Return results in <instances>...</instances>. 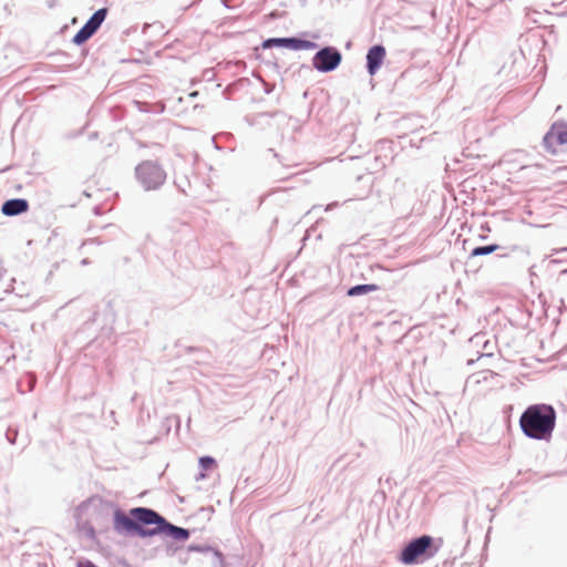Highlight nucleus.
<instances>
[{
	"label": "nucleus",
	"mask_w": 567,
	"mask_h": 567,
	"mask_svg": "<svg viewBox=\"0 0 567 567\" xmlns=\"http://www.w3.org/2000/svg\"><path fill=\"white\" fill-rule=\"evenodd\" d=\"M437 551V547L433 544V538L423 535L411 540L401 551L400 560L405 565H414L433 557Z\"/></svg>",
	"instance_id": "1"
},
{
	"label": "nucleus",
	"mask_w": 567,
	"mask_h": 567,
	"mask_svg": "<svg viewBox=\"0 0 567 567\" xmlns=\"http://www.w3.org/2000/svg\"><path fill=\"white\" fill-rule=\"evenodd\" d=\"M556 423V412L550 405H534V440H549Z\"/></svg>",
	"instance_id": "2"
},
{
	"label": "nucleus",
	"mask_w": 567,
	"mask_h": 567,
	"mask_svg": "<svg viewBox=\"0 0 567 567\" xmlns=\"http://www.w3.org/2000/svg\"><path fill=\"white\" fill-rule=\"evenodd\" d=\"M135 172L138 182L146 190L158 188L166 179L165 171L152 161L142 162Z\"/></svg>",
	"instance_id": "3"
},
{
	"label": "nucleus",
	"mask_w": 567,
	"mask_h": 567,
	"mask_svg": "<svg viewBox=\"0 0 567 567\" xmlns=\"http://www.w3.org/2000/svg\"><path fill=\"white\" fill-rule=\"evenodd\" d=\"M341 59V53L337 49L328 47L315 54L312 64L320 72H330L338 68Z\"/></svg>",
	"instance_id": "4"
},
{
	"label": "nucleus",
	"mask_w": 567,
	"mask_h": 567,
	"mask_svg": "<svg viewBox=\"0 0 567 567\" xmlns=\"http://www.w3.org/2000/svg\"><path fill=\"white\" fill-rule=\"evenodd\" d=\"M130 514L138 523H142L144 525H157V528L146 532V535L155 534L157 530L161 529L162 525L165 524V519L161 517L156 512L150 508L136 507L131 509Z\"/></svg>",
	"instance_id": "5"
},
{
	"label": "nucleus",
	"mask_w": 567,
	"mask_h": 567,
	"mask_svg": "<svg viewBox=\"0 0 567 567\" xmlns=\"http://www.w3.org/2000/svg\"><path fill=\"white\" fill-rule=\"evenodd\" d=\"M544 143L555 153L557 147L567 143V126L564 124H554L545 135Z\"/></svg>",
	"instance_id": "6"
},
{
	"label": "nucleus",
	"mask_w": 567,
	"mask_h": 567,
	"mask_svg": "<svg viewBox=\"0 0 567 567\" xmlns=\"http://www.w3.org/2000/svg\"><path fill=\"white\" fill-rule=\"evenodd\" d=\"M114 528L118 533L123 532H136L140 535L145 536L146 530L142 529L140 525L134 522L132 518H130L125 513L122 511H115L114 513Z\"/></svg>",
	"instance_id": "7"
},
{
	"label": "nucleus",
	"mask_w": 567,
	"mask_h": 567,
	"mask_svg": "<svg viewBox=\"0 0 567 567\" xmlns=\"http://www.w3.org/2000/svg\"><path fill=\"white\" fill-rule=\"evenodd\" d=\"M385 49L382 45L372 47L367 54V68L370 75L377 73L385 58Z\"/></svg>",
	"instance_id": "8"
},
{
	"label": "nucleus",
	"mask_w": 567,
	"mask_h": 567,
	"mask_svg": "<svg viewBox=\"0 0 567 567\" xmlns=\"http://www.w3.org/2000/svg\"><path fill=\"white\" fill-rule=\"evenodd\" d=\"M28 209L29 203L22 198L7 200L1 207V212L6 216H16L25 213Z\"/></svg>",
	"instance_id": "9"
},
{
	"label": "nucleus",
	"mask_w": 567,
	"mask_h": 567,
	"mask_svg": "<svg viewBox=\"0 0 567 567\" xmlns=\"http://www.w3.org/2000/svg\"><path fill=\"white\" fill-rule=\"evenodd\" d=\"M316 44L308 40H301L297 38H286L285 48H289L292 50H310L313 49Z\"/></svg>",
	"instance_id": "10"
},
{
	"label": "nucleus",
	"mask_w": 567,
	"mask_h": 567,
	"mask_svg": "<svg viewBox=\"0 0 567 567\" xmlns=\"http://www.w3.org/2000/svg\"><path fill=\"white\" fill-rule=\"evenodd\" d=\"M96 30H94L91 24H89L87 22L78 31V33L74 35L73 38V42L75 44H82L84 43L86 40H89L94 33H95Z\"/></svg>",
	"instance_id": "11"
},
{
	"label": "nucleus",
	"mask_w": 567,
	"mask_h": 567,
	"mask_svg": "<svg viewBox=\"0 0 567 567\" xmlns=\"http://www.w3.org/2000/svg\"><path fill=\"white\" fill-rule=\"evenodd\" d=\"M496 377V373L491 370H484L477 373H474L470 377V382L474 384H481L484 382H488L489 380L494 379Z\"/></svg>",
	"instance_id": "12"
},
{
	"label": "nucleus",
	"mask_w": 567,
	"mask_h": 567,
	"mask_svg": "<svg viewBox=\"0 0 567 567\" xmlns=\"http://www.w3.org/2000/svg\"><path fill=\"white\" fill-rule=\"evenodd\" d=\"M520 427L523 432L532 437V406L527 408L520 417Z\"/></svg>",
	"instance_id": "13"
},
{
	"label": "nucleus",
	"mask_w": 567,
	"mask_h": 567,
	"mask_svg": "<svg viewBox=\"0 0 567 567\" xmlns=\"http://www.w3.org/2000/svg\"><path fill=\"white\" fill-rule=\"evenodd\" d=\"M379 287L377 285L370 284V285H358L348 290V296L354 297L362 293H369L372 291L378 290Z\"/></svg>",
	"instance_id": "14"
},
{
	"label": "nucleus",
	"mask_w": 567,
	"mask_h": 567,
	"mask_svg": "<svg viewBox=\"0 0 567 567\" xmlns=\"http://www.w3.org/2000/svg\"><path fill=\"white\" fill-rule=\"evenodd\" d=\"M106 13H107V11L105 8L97 10L96 12L93 13V16L90 18L87 23L91 24V27L94 30H97L100 28V25L102 24V22L104 21Z\"/></svg>",
	"instance_id": "15"
},
{
	"label": "nucleus",
	"mask_w": 567,
	"mask_h": 567,
	"mask_svg": "<svg viewBox=\"0 0 567 567\" xmlns=\"http://www.w3.org/2000/svg\"><path fill=\"white\" fill-rule=\"evenodd\" d=\"M498 249V245H489V246H483V247H476L472 250L471 257L482 256V255H488Z\"/></svg>",
	"instance_id": "16"
},
{
	"label": "nucleus",
	"mask_w": 567,
	"mask_h": 567,
	"mask_svg": "<svg viewBox=\"0 0 567 567\" xmlns=\"http://www.w3.org/2000/svg\"><path fill=\"white\" fill-rule=\"evenodd\" d=\"M286 38H271L267 39L262 43L264 49H269L272 47H285Z\"/></svg>",
	"instance_id": "17"
},
{
	"label": "nucleus",
	"mask_w": 567,
	"mask_h": 567,
	"mask_svg": "<svg viewBox=\"0 0 567 567\" xmlns=\"http://www.w3.org/2000/svg\"><path fill=\"white\" fill-rule=\"evenodd\" d=\"M199 465L204 471H208L215 466V460L210 456H203L199 458Z\"/></svg>",
	"instance_id": "18"
},
{
	"label": "nucleus",
	"mask_w": 567,
	"mask_h": 567,
	"mask_svg": "<svg viewBox=\"0 0 567 567\" xmlns=\"http://www.w3.org/2000/svg\"><path fill=\"white\" fill-rule=\"evenodd\" d=\"M173 532H174V535L179 537H186L187 536V532L183 528H179V527H172Z\"/></svg>",
	"instance_id": "19"
},
{
	"label": "nucleus",
	"mask_w": 567,
	"mask_h": 567,
	"mask_svg": "<svg viewBox=\"0 0 567 567\" xmlns=\"http://www.w3.org/2000/svg\"><path fill=\"white\" fill-rule=\"evenodd\" d=\"M76 567H97L91 560H79Z\"/></svg>",
	"instance_id": "20"
},
{
	"label": "nucleus",
	"mask_w": 567,
	"mask_h": 567,
	"mask_svg": "<svg viewBox=\"0 0 567 567\" xmlns=\"http://www.w3.org/2000/svg\"><path fill=\"white\" fill-rule=\"evenodd\" d=\"M204 477H206V474H205V473H202V474H200V478H204Z\"/></svg>",
	"instance_id": "21"
}]
</instances>
